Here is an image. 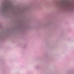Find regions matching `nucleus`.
Instances as JSON below:
<instances>
[{
    "label": "nucleus",
    "mask_w": 74,
    "mask_h": 74,
    "mask_svg": "<svg viewBox=\"0 0 74 74\" xmlns=\"http://www.w3.org/2000/svg\"><path fill=\"white\" fill-rule=\"evenodd\" d=\"M8 6V1L5 0V1H3L2 3V6L1 7V9L2 11H4L5 10L6 7Z\"/></svg>",
    "instance_id": "obj_1"
},
{
    "label": "nucleus",
    "mask_w": 74,
    "mask_h": 74,
    "mask_svg": "<svg viewBox=\"0 0 74 74\" xmlns=\"http://www.w3.org/2000/svg\"><path fill=\"white\" fill-rule=\"evenodd\" d=\"M47 59H48V60H51V59H52V58H51V57H48L47 58Z\"/></svg>",
    "instance_id": "obj_2"
},
{
    "label": "nucleus",
    "mask_w": 74,
    "mask_h": 74,
    "mask_svg": "<svg viewBox=\"0 0 74 74\" xmlns=\"http://www.w3.org/2000/svg\"><path fill=\"white\" fill-rule=\"evenodd\" d=\"M37 69H40V66H38L37 67Z\"/></svg>",
    "instance_id": "obj_3"
},
{
    "label": "nucleus",
    "mask_w": 74,
    "mask_h": 74,
    "mask_svg": "<svg viewBox=\"0 0 74 74\" xmlns=\"http://www.w3.org/2000/svg\"><path fill=\"white\" fill-rule=\"evenodd\" d=\"M25 47H26V45H24L23 48H25Z\"/></svg>",
    "instance_id": "obj_4"
}]
</instances>
